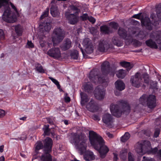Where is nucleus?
<instances>
[{
	"mask_svg": "<svg viewBox=\"0 0 161 161\" xmlns=\"http://www.w3.org/2000/svg\"><path fill=\"white\" fill-rule=\"evenodd\" d=\"M78 15L74 14L66 13L65 14L66 17L69 21V23L71 25H75L78 22Z\"/></svg>",
	"mask_w": 161,
	"mask_h": 161,
	"instance_id": "f3484780",
	"label": "nucleus"
},
{
	"mask_svg": "<svg viewBox=\"0 0 161 161\" xmlns=\"http://www.w3.org/2000/svg\"><path fill=\"white\" fill-rule=\"evenodd\" d=\"M120 64L122 66L126 68L128 71L130 70L132 67L130 62L126 61H122L120 63Z\"/></svg>",
	"mask_w": 161,
	"mask_h": 161,
	"instance_id": "2f4dec72",
	"label": "nucleus"
},
{
	"mask_svg": "<svg viewBox=\"0 0 161 161\" xmlns=\"http://www.w3.org/2000/svg\"><path fill=\"white\" fill-rule=\"evenodd\" d=\"M88 20L92 24H94L96 22V19L93 17H89Z\"/></svg>",
	"mask_w": 161,
	"mask_h": 161,
	"instance_id": "864d4df0",
	"label": "nucleus"
},
{
	"mask_svg": "<svg viewBox=\"0 0 161 161\" xmlns=\"http://www.w3.org/2000/svg\"><path fill=\"white\" fill-rule=\"evenodd\" d=\"M15 32L17 35L19 36H21L22 35V29L19 25H17L14 27Z\"/></svg>",
	"mask_w": 161,
	"mask_h": 161,
	"instance_id": "ea45409f",
	"label": "nucleus"
},
{
	"mask_svg": "<svg viewBox=\"0 0 161 161\" xmlns=\"http://www.w3.org/2000/svg\"><path fill=\"white\" fill-rule=\"evenodd\" d=\"M0 38L3 39L4 38V33L3 30L0 29Z\"/></svg>",
	"mask_w": 161,
	"mask_h": 161,
	"instance_id": "5fc2aeb1",
	"label": "nucleus"
},
{
	"mask_svg": "<svg viewBox=\"0 0 161 161\" xmlns=\"http://www.w3.org/2000/svg\"><path fill=\"white\" fill-rule=\"evenodd\" d=\"M50 134L51 135V136L52 137H54L55 136V134L54 133V130L53 129L52 130H51L50 135Z\"/></svg>",
	"mask_w": 161,
	"mask_h": 161,
	"instance_id": "052dcab7",
	"label": "nucleus"
},
{
	"mask_svg": "<svg viewBox=\"0 0 161 161\" xmlns=\"http://www.w3.org/2000/svg\"><path fill=\"white\" fill-rule=\"evenodd\" d=\"M72 42L70 39L67 38L64 40L60 47L63 51H66L72 47Z\"/></svg>",
	"mask_w": 161,
	"mask_h": 161,
	"instance_id": "a211bd4d",
	"label": "nucleus"
},
{
	"mask_svg": "<svg viewBox=\"0 0 161 161\" xmlns=\"http://www.w3.org/2000/svg\"><path fill=\"white\" fill-rule=\"evenodd\" d=\"M151 145H150V147H147L145 153H147L148 155H155L158 153V149L157 147H155L154 148H151Z\"/></svg>",
	"mask_w": 161,
	"mask_h": 161,
	"instance_id": "bb28decb",
	"label": "nucleus"
},
{
	"mask_svg": "<svg viewBox=\"0 0 161 161\" xmlns=\"http://www.w3.org/2000/svg\"><path fill=\"white\" fill-rule=\"evenodd\" d=\"M49 78L57 86L58 89H59L60 92H63V90L61 88V86L59 82L56 79L52 77H49Z\"/></svg>",
	"mask_w": 161,
	"mask_h": 161,
	"instance_id": "58836bf2",
	"label": "nucleus"
},
{
	"mask_svg": "<svg viewBox=\"0 0 161 161\" xmlns=\"http://www.w3.org/2000/svg\"><path fill=\"white\" fill-rule=\"evenodd\" d=\"M83 88L86 92H91L93 89V86L91 83H86L83 86Z\"/></svg>",
	"mask_w": 161,
	"mask_h": 161,
	"instance_id": "c756f323",
	"label": "nucleus"
},
{
	"mask_svg": "<svg viewBox=\"0 0 161 161\" xmlns=\"http://www.w3.org/2000/svg\"><path fill=\"white\" fill-rule=\"evenodd\" d=\"M145 43L147 46L153 49H157L158 46L156 42L151 39H150L145 41Z\"/></svg>",
	"mask_w": 161,
	"mask_h": 161,
	"instance_id": "b1692460",
	"label": "nucleus"
},
{
	"mask_svg": "<svg viewBox=\"0 0 161 161\" xmlns=\"http://www.w3.org/2000/svg\"><path fill=\"white\" fill-rule=\"evenodd\" d=\"M50 13L53 17H58L59 14V13L57 8L54 7H52L50 8Z\"/></svg>",
	"mask_w": 161,
	"mask_h": 161,
	"instance_id": "7c9ffc66",
	"label": "nucleus"
},
{
	"mask_svg": "<svg viewBox=\"0 0 161 161\" xmlns=\"http://www.w3.org/2000/svg\"><path fill=\"white\" fill-rule=\"evenodd\" d=\"M35 67L36 70L39 73L42 74L45 73V70L41 64L37 63L36 64Z\"/></svg>",
	"mask_w": 161,
	"mask_h": 161,
	"instance_id": "4c0bfd02",
	"label": "nucleus"
},
{
	"mask_svg": "<svg viewBox=\"0 0 161 161\" xmlns=\"http://www.w3.org/2000/svg\"><path fill=\"white\" fill-rule=\"evenodd\" d=\"M70 56L71 59L77 60L79 56L78 51L76 50L71 51L70 52Z\"/></svg>",
	"mask_w": 161,
	"mask_h": 161,
	"instance_id": "c85d7f7f",
	"label": "nucleus"
},
{
	"mask_svg": "<svg viewBox=\"0 0 161 161\" xmlns=\"http://www.w3.org/2000/svg\"><path fill=\"white\" fill-rule=\"evenodd\" d=\"M27 138V136L25 134H22L21 136L19 138L21 140H25Z\"/></svg>",
	"mask_w": 161,
	"mask_h": 161,
	"instance_id": "4d7b16f0",
	"label": "nucleus"
},
{
	"mask_svg": "<svg viewBox=\"0 0 161 161\" xmlns=\"http://www.w3.org/2000/svg\"><path fill=\"white\" fill-rule=\"evenodd\" d=\"M130 134L127 132H126L125 134L121 137V141L123 142H125L130 138Z\"/></svg>",
	"mask_w": 161,
	"mask_h": 161,
	"instance_id": "79ce46f5",
	"label": "nucleus"
},
{
	"mask_svg": "<svg viewBox=\"0 0 161 161\" xmlns=\"http://www.w3.org/2000/svg\"><path fill=\"white\" fill-rule=\"evenodd\" d=\"M126 75V71L123 69H120L116 74L117 77L119 78H124Z\"/></svg>",
	"mask_w": 161,
	"mask_h": 161,
	"instance_id": "f704fd0d",
	"label": "nucleus"
},
{
	"mask_svg": "<svg viewBox=\"0 0 161 161\" xmlns=\"http://www.w3.org/2000/svg\"><path fill=\"white\" fill-rule=\"evenodd\" d=\"M49 10L48 9L47 10H46L44 11L43 14L41 15L40 17V19H43L44 18L47 17L48 14Z\"/></svg>",
	"mask_w": 161,
	"mask_h": 161,
	"instance_id": "a18cd8bd",
	"label": "nucleus"
},
{
	"mask_svg": "<svg viewBox=\"0 0 161 161\" xmlns=\"http://www.w3.org/2000/svg\"><path fill=\"white\" fill-rule=\"evenodd\" d=\"M86 108L88 110L92 112H97L99 109L97 104L92 99L86 104Z\"/></svg>",
	"mask_w": 161,
	"mask_h": 161,
	"instance_id": "2eb2a0df",
	"label": "nucleus"
},
{
	"mask_svg": "<svg viewBox=\"0 0 161 161\" xmlns=\"http://www.w3.org/2000/svg\"><path fill=\"white\" fill-rule=\"evenodd\" d=\"M44 152H51L53 145V141L52 139L47 137L43 141Z\"/></svg>",
	"mask_w": 161,
	"mask_h": 161,
	"instance_id": "ddd939ff",
	"label": "nucleus"
},
{
	"mask_svg": "<svg viewBox=\"0 0 161 161\" xmlns=\"http://www.w3.org/2000/svg\"><path fill=\"white\" fill-rule=\"evenodd\" d=\"M122 108H121L117 104H111L110 109L113 115L118 118L120 117L122 114L127 115L130 111V107L127 102L121 100L119 101Z\"/></svg>",
	"mask_w": 161,
	"mask_h": 161,
	"instance_id": "39448f33",
	"label": "nucleus"
},
{
	"mask_svg": "<svg viewBox=\"0 0 161 161\" xmlns=\"http://www.w3.org/2000/svg\"><path fill=\"white\" fill-rule=\"evenodd\" d=\"M142 161H155L153 158H150L144 156Z\"/></svg>",
	"mask_w": 161,
	"mask_h": 161,
	"instance_id": "8fccbe9b",
	"label": "nucleus"
},
{
	"mask_svg": "<svg viewBox=\"0 0 161 161\" xmlns=\"http://www.w3.org/2000/svg\"><path fill=\"white\" fill-rule=\"evenodd\" d=\"M80 95L81 98V104L82 106H85L86 103L89 101V99L88 95L85 93L81 92Z\"/></svg>",
	"mask_w": 161,
	"mask_h": 161,
	"instance_id": "a878e982",
	"label": "nucleus"
},
{
	"mask_svg": "<svg viewBox=\"0 0 161 161\" xmlns=\"http://www.w3.org/2000/svg\"><path fill=\"white\" fill-rule=\"evenodd\" d=\"M108 137L110 138H112L113 137V135L112 134L110 133L109 132H108L106 133Z\"/></svg>",
	"mask_w": 161,
	"mask_h": 161,
	"instance_id": "0e129e2a",
	"label": "nucleus"
},
{
	"mask_svg": "<svg viewBox=\"0 0 161 161\" xmlns=\"http://www.w3.org/2000/svg\"><path fill=\"white\" fill-rule=\"evenodd\" d=\"M150 37L153 39L158 44H161V31L155 33L154 34H151Z\"/></svg>",
	"mask_w": 161,
	"mask_h": 161,
	"instance_id": "4be33fe9",
	"label": "nucleus"
},
{
	"mask_svg": "<svg viewBox=\"0 0 161 161\" xmlns=\"http://www.w3.org/2000/svg\"><path fill=\"white\" fill-rule=\"evenodd\" d=\"M83 44L86 48H92V43L90 39L88 38H86L84 40Z\"/></svg>",
	"mask_w": 161,
	"mask_h": 161,
	"instance_id": "cd10ccee",
	"label": "nucleus"
},
{
	"mask_svg": "<svg viewBox=\"0 0 161 161\" xmlns=\"http://www.w3.org/2000/svg\"><path fill=\"white\" fill-rule=\"evenodd\" d=\"M109 48V45L107 40H101L99 43L97 49L101 52H104L107 51Z\"/></svg>",
	"mask_w": 161,
	"mask_h": 161,
	"instance_id": "dca6fc26",
	"label": "nucleus"
},
{
	"mask_svg": "<svg viewBox=\"0 0 161 161\" xmlns=\"http://www.w3.org/2000/svg\"><path fill=\"white\" fill-rule=\"evenodd\" d=\"M147 147H150V143L149 141L145 142H138L135 146L136 151L140 155H143L146 153Z\"/></svg>",
	"mask_w": 161,
	"mask_h": 161,
	"instance_id": "9d476101",
	"label": "nucleus"
},
{
	"mask_svg": "<svg viewBox=\"0 0 161 161\" xmlns=\"http://www.w3.org/2000/svg\"><path fill=\"white\" fill-rule=\"evenodd\" d=\"M10 3L12 8H13L15 12H17L18 11L15 6L12 3Z\"/></svg>",
	"mask_w": 161,
	"mask_h": 161,
	"instance_id": "e2e57ef3",
	"label": "nucleus"
},
{
	"mask_svg": "<svg viewBox=\"0 0 161 161\" xmlns=\"http://www.w3.org/2000/svg\"><path fill=\"white\" fill-rule=\"evenodd\" d=\"M87 138L84 134H78L77 133H73L70 137V142L77 146L80 152V155L84 153V159L88 161H91L95 159V157L93 153L91 151H86L87 144L86 142Z\"/></svg>",
	"mask_w": 161,
	"mask_h": 161,
	"instance_id": "f257e3e1",
	"label": "nucleus"
},
{
	"mask_svg": "<svg viewBox=\"0 0 161 161\" xmlns=\"http://www.w3.org/2000/svg\"><path fill=\"white\" fill-rule=\"evenodd\" d=\"M44 153L41 156V159L42 161H52V158L50 154L51 152H44Z\"/></svg>",
	"mask_w": 161,
	"mask_h": 161,
	"instance_id": "393cba45",
	"label": "nucleus"
},
{
	"mask_svg": "<svg viewBox=\"0 0 161 161\" xmlns=\"http://www.w3.org/2000/svg\"><path fill=\"white\" fill-rule=\"evenodd\" d=\"M111 68L108 61H104L101 64V70L102 74L98 73L97 69L91 70L89 74V78L94 83H103L107 82V76L110 72ZM114 72L111 71L110 75L114 76Z\"/></svg>",
	"mask_w": 161,
	"mask_h": 161,
	"instance_id": "7ed1b4c3",
	"label": "nucleus"
},
{
	"mask_svg": "<svg viewBox=\"0 0 161 161\" xmlns=\"http://www.w3.org/2000/svg\"><path fill=\"white\" fill-rule=\"evenodd\" d=\"M142 14L141 13H140L137 14H134L132 18L139 19Z\"/></svg>",
	"mask_w": 161,
	"mask_h": 161,
	"instance_id": "6e6d98bb",
	"label": "nucleus"
},
{
	"mask_svg": "<svg viewBox=\"0 0 161 161\" xmlns=\"http://www.w3.org/2000/svg\"><path fill=\"white\" fill-rule=\"evenodd\" d=\"M89 134L91 145L98 152L101 158H105L109 151V149L105 145L104 140L101 136L93 131H90Z\"/></svg>",
	"mask_w": 161,
	"mask_h": 161,
	"instance_id": "f03ea898",
	"label": "nucleus"
},
{
	"mask_svg": "<svg viewBox=\"0 0 161 161\" xmlns=\"http://www.w3.org/2000/svg\"><path fill=\"white\" fill-rule=\"evenodd\" d=\"M78 47H79V48H80V50L81 51L82 54L83 55V56H84V54H85V52L84 51L82 48L81 47V45H80V44L78 45Z\"/></svg>",
	"mask_w": 161,
	"mask_h": 161,
	"instance_id": "680f3d73",
	"label": "nucleus"
},
{
	"mask_svg": "<svg viewBox=\"0 0 161 161\" xmlns=\"http://www.w3.org/2000/svg\"><path fill=\"white\" fill-rule=\"evenodd\" d=\"M128 161H134V159L132 156V153L131 152H129L128 153Z\"/></svg>",
	"mask_w": 161,
	"mask_h": 161,
	"instance_id": "3c124183",
	"label": "nucleus"
},
{
	"mask_svg": "<svg viewBox=\"0 0 161 161\" xmlns=\"http://www.w3.org/2000/svg\"><path fill=\"white\" fill-rule=\"evenodd\" d=\"M71 9L72 10L76 11L74 14H75L77 15H78L80 10L75 5H72L71 7Z\"/></svg>",
	"mask_w": 161,
	"mask_h": 161,
	"instance_id": "37998d69",
	"label": "nucleus"
},
{
	"mask_svg": "<svg viewBox=\"0 0 161 161\" xmlns=\"http://www.w3.org/2000/svg\"><path fill=\"white\" fill-rule=\"evenodd\" d=\"M156 14L153 13L151 14L150 18L152 20L147 17H143L141 19V23L142 26H144L149 31H151L153 29V25L157 26L161 23V7H157L156 8Z\"/></svg>",
	"mask_w": 161,
	"mask_h": 161,
	"instance_id": "20e7f679",
	"label": "nucleus"
},
{
	"mask_svg": "<svg viewBox=\"0 0 161 161\" xmlns=\"http://www.w3.org/2000/svg\"><path fill=\"white\" fill-rule=\"evenodd\" d=\"M115 85L116 89L119 91L124 90L125 88L124 83L122 80H118L115 83Z\"/></svg>",
	"mask_w": 161,
	"mask_h": 161,
	"instance_id": "5701e85b",
	"label": "nucleus"
},
{
	"mask_svg": "<svg viewBox=\"0 0 161 161\" xmlns=\"http://www.w3.org/2000/svg\"><path fill=\"white\" fill-rule=\"evenodd\" d=\"M112 42L114 45L118 47H121L122 46L121 41L117 38H113L112 39Z\"/></svg>",
	"mask_w": 161,
	"mask_h": 161,
	"instance_id": "a19ab883",
	"label": "nucleus"
},
{
	"mask_svg": "<svg viewBox=\"0 0 161 161\" xmlns=\"http://www.w3.org/2000/svg\"><path fill=\"white\" fill-rule=\"evenodd\" d=\"M5 115V112L4 110L0 109V118L4 117Z\"/></svg>",
	"mask_w": 161,
	"mask_h": 161,
	"instance_id": "13d9d810",
	"label": "nucleus"
},
{
	"mask_svg": "<svg viewBox=\"0 0 161 161\" xmlns=\"http://www.w3.org/2000/svg\"><path fill=\"white\" fill-rule=\"evenodd\" d=\"M53 34L52 40L53 43L55 42L58 43L61 42L64 37V31L60 27L55 28L53 30Z\"/></svg>",
	"mask_w": 161,
	"mask_h": 161,
	"instance_id": "1a4fd4ad",
	"label": "nucleus"
},
{
	"mask_svg": "<svg viewBox=\"0 0 161 161\" xmlns=\"http://www.w3.org/2000/svg\"><path fill=\"white\" fill-rule=\"evenodd\" d=\"M160 132V130L158 128H156L154 134V137L157 138L159 136Z\"/></svg>",
	"mask_w": 161,
	"mask_h": 161,
	"instance_id": "49530a36",
	"label": "nucleus"
},
{
	"mask_svg": "<svg viewBox=\"0 0 161 161\" xmlns=\"http://www.w3.org/2000/svg\"><path fill=\"white\" fill-rule=\"evenodd\" d=\"M113 117L110 114L106 113L103 116L102 121L103 123L108 125H111L113 122Z\"/></svg>",
	"mask_w": 161,
	"mask_h": 161,
	"instance_id": "6ab92c4d",
	"label": "nucleus"
},
{
	"mask_svg": "<svg viewBox=\"0 0 161 161\" xmlns=\"http://www.w3.org/2000/svg\"><path fill=\"white\" fill-rule=\"evenodd\" d=\"M26 46H27V47L28 48H33L34 47V45L32 42L31 41L28 40Z\"/></svg>",
	"mask_w": 161,
	"mask_h": 161,
	"instance_id": "09e8293b",
	"label": "nucleus"
},
{
	"mask_svg": "<svg viewBox=\"0 0 161 161\" xmlns=\"http://www.w3.org/2000/svg\"><path fill=\"white\" fill-rule=\"evenodd\" d=\"M35 151L36 153H38L40 150L44 148L43 144L42 142L40 141L37 142L35 144Z\"/></svg>",
	"mask_w": 161,
	"mask_h": 161,
	"instance_id": "473e14b6",
	"label": "nucleus"
},
{
	"mask_svg": "<svg viewBox=\"0 0 161 161\" xmlns=\"http://www.w3.org/2000/svg\"><path fill=\"white\" fill-rule=\"evenodd\" d=\"M157 155L161 159V149L158 150Z\"/></svg>",
	"mask_w": 161,
	"mask_h": 161,
	"instance_id": "774afa93",
	"label": "nucleus"
},
{
	"mask_svg": "<svg viewBox=\"0 0 161 161\" xmlns=\"http://www.w3.org/2000/svg\"><path fill=\"white\" fill-rule=\"evenodd\" d=\"M43 130L45 135L48 136L50 135L51 129L49 128L48 125H45L43 128Z\"/></svg>",
	"mask_w": 161,
	"mask_h": 161,
	"instance_id": "e433bc0d",
	"label": "nucleus"
},
{
	"mask_svg": "<svg viewBox=\"0 0 161 161\" xmlns=\"http://www.w3.org/2000/svg\"><path fill=\"white\" fill-rule=\"evenodd\" d=\"M52 21L50 19H47L45 20L40 24V25L42 26L43 31L46 32H49L51 30L52 26Z\"/></svg>",
	"mask_w": 161,
	"mask_h": 161,
	"instance_id": "aec40b11",
	"label": "nucleus"
},
{
	"mask_svg": "<svg viewBox=\"0 0 161 161\" xmlns=\"http://www.w3.org/2000/svg\"><path fill=\"white\" fill-rule=\"evenodd\" d=\"M118 34L120 38L125 41V42H130L132 41V36L130 33H127V32L124 29L119 28L118 30Z\"/></svg>",
	"mask_w": 161,
	"mask_h": 161,
	"instance_id": "9b49d317",
	"label": "nucleus"
},
{
	"mask_svg": "<svg viewBox=\"0 0 161 161\" xmlns=\"http://www.w3.org/2000/svg\"><path fill=\"white\" fill-rule=\"evenodd\" d=\"M100 29L101 32L105 35H108L113 32L112 30L106 25L101 26L100 27Z\"/></svg>",
	"mask_w": 161,
	"mask_h": 161,
	"instance_id": "412c9836",
	"label": "nucleus"
},
{
	"mask_svg": "<svg viewBox=\"0 0 161 161\" xmlns=\"http://www.w3.org/2000/svg\"><path fill=\"white\" fill-rule=\"evenodd\" d=\"M101 86H97L95 89L94 95L96 98L98 100H102L104 97L105 90L103 88H100Z\"/></svg>",
	"mask_w": 161,
	"mask_h": 161,
	"instance_id": "4468645a",
	"label": "nucleus"
},
{
	"mask_svg": "<svg viewBox=\"0 0 161 161\" xmlns=\"http://www.w3.org/2000/svg\"><path fill=\"white\" fill-rule=\"evenodd\" d=\"M40 46L42 47H43L45 46V43L44 41H41L40 42Z\"/></svg>",
	"mask_w": 161,
	"mask_h": 161,
	"instance_id": "338daca9",
	"label": "nucleus"
},
{
	"mask_svg": "<svg viewBox=\"0 0 161 161\" xmlns=\"http://www.w3.org/2000/svg\"><path fill=\"white\" fill-rule=\"evenodd\" d=\"M8 0H0V8L4 6V12L2 16L3 20L6 22L13 23L15 22L16 18L14 14H11V8L9 6Z\"/></svg>",
	"mask_w": 161,
	"mask_h": 161,
	"instance_id": "423d86ee",
	"label": "nucleus"
},
{
	"mask_svg": "<svg viewBox=\"0 0 161 161\" xmlns=\"http://www.w3.org/2000/svg\"><path fill=\"white\" fill-rule=\"evenodd\" d=\"M140 103L143 105H146L151 109L154 108L156 106V96L152 94L148 95H143L140 98Z\"/></svg>",
	"mask_w": 161,
	"mask_h": 161,
	"instance_id": "6e6552de",
	"label": "nucleus"
},
{
	"mask_svg": "<svg viewBox=\"0 0 161 161\" xmlns=\"http://www.w3.org/2000/svg\"><path fill=\"white\" fill-rule=\"evenodd\" d=\"M132 41L130 42H127L128 44H130L131 43L133 42V45L136 47H137L141 46L142 43L140 42L138 40H137L136 39H133L132 36Z\"/></svg>",
	"mask_w": 161,
	"mask_h": 161,
	"instance_id": "c9c22d12",
	"label": "nucleus"
},
{
	"mask_svg": "<svg viewBox=\"0 0 161 161\" xmlns=\"http://www.w3.org/2000/svg\"><path fill=\"white\" fill-rule=\"evenodd\" d=\"M110 25L111 26L113 29L117 30L119 27V25L118 24L114 22H112L110 23Z\"/></svg>",
	"mask_w": 161,
	"mask_h": 161,
	"instance_id": "c03bdc74",
	"label": "nucleus"
},
{
	"mask_svg": "<svg viewBox=\"0 0 161 161\" xmlns=\"http://www.w3.org/2000/svg\"><path fill=\"white\" fill-rule=\"evenodd\" d=\"M70 101V98L69 97L66 96L64 97V101L66 103H69Z\"/></svg>",
	"mask_w": 161,
	"mask_h": 161,
	"instance_id": "bf43d9fd",
	"label": "nucleus"
},
{
	"mask_svg": "<svg viewBox=\"0 0 161 161\" xmlns=\"http://www.w3.org/2000/svg\"><path fill=\"white\" fill-rule=\"evenodd\" d=\"M50 57L55 59H58L61 57L60 49L58 47H54L50 49L47 53Z\"/></svg>",
	"mask_w": 161,
	"mask_h": 161,
	"instance_id": "f8f14e48",
	"label": "nucleus"
},
{
	"mask_svg": "<svg viewBox=\"0 0 161 161\" xmlns=\"http://www.w3.org/2000/svg\"><path fill=\"white\" fill-rule=\"evenodd\" d=\"M118 157L116 154L114 153V160L117 161L118 159Z\"/></svg>",
	"mask_w": 161,
	"mask_h": 161,
	"instance_id": "69168bd1",
	"label": "nucleus"
},
{
	"mask_svg": "<svg viewBox=\"0 0 161 161\" xmlns=\"http://www.w3.org/2000/svg\"><path fill=\"white\" fill-rule=\"evenodd\" d=\"M92 118L95 120L99 121L100 120L99 116L98 115L96 114L93 115L92 116Z\"/></svg>",
	"mask_w": 161,
	"mask_h": 161,
	"instance_id": "603ef678",
	"label": "nucleus"
},
{
	"mask_svg": "<svg viewBox=\"0 0 161 161\" xmlns=\"http://www.w3.org/2000/svg\"><path fill=\"white\" fill-rule=\"evenodd\" d=\"M89 16L87 14H83L80 16V18L83 21H85L88 19Z\"/></svg>",
	"mask_w": 161,
	"mask_h": 161,
	"instance_id": "de8ad7c7",
	"label": "nucleus"
},
{
	"mask_svg": "<svg viewBox=\"0 0 161 161\" xmlns=\"http://www.w3.org/2000/svg\"><path fill=\"white\" fill-rule=\"evenodd\" d=\"M148 35V33L145 31H141L138 34L139 38L141 40L147 38V37Z\"/></svg>",
	"mask_w": 161,
	"mask_h": 161,
	"instance_id": "72a5a7b5",
	"label": "nucleus"
},
{
	"mask_svg": "<svg viewBox=\"0 0 161 161\" xmlns=\"http://www.w3.org/2000/svg\"><path fill=\"white\" fill-rule=\"evenodd\" d=\"M144 82L147 84L149 83L148 75L146 73H143L142 75L139 72H137L134 76H131L130 81L132 86L136 88H139L142 85L145 86L142 84Z\"/></svg>",
	"mask_w": 161,
	"mask_h": 161,
	"instance_id": "0eeeda50",
	"label": "nucleus"
}]
</instances>
